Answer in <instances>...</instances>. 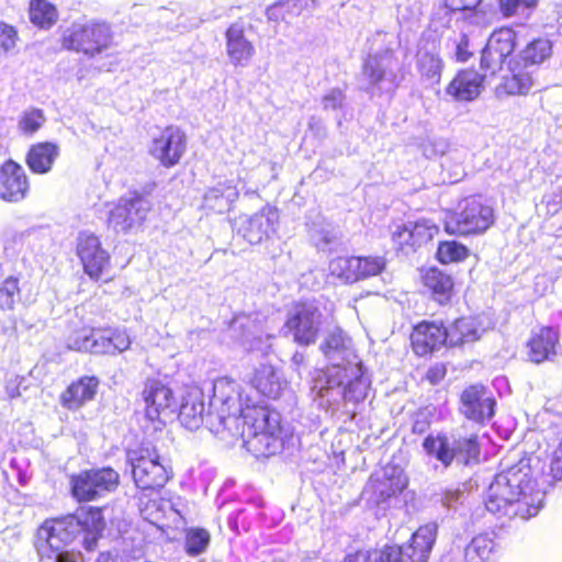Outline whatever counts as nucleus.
Wrapping results in <instances>:
<instances>
[{
	"mask_svg": "<svg viewBox=\"0 0 562 562\" xmlns=\"http://www.w3.org/2000/svg\"><path fill=\"white\" fill-rule=\"evenodd\" d=\"M360 259L358 257H337L329 262V271L333 276L346 281L359 280Z\"/></svg>",
	"mask_w": 562,
	"mask_h": 562,
	"instance_id": "ea45409f",
	"label": "nucleus"
},
{
	"mask_svg": "<svg viewBox=\"0 0 562 562\" xmlns=\"http://www.w3.org/2000/svg\"><path fill=\"white\" fill-rule=\"evenodd\" d=\"M464 498V492L459 488L446 490L440 494L439 502L445 508L456 510L459 505L463 504Z\"/></svg>",
	"mask_w": 562,
	"mask_h": 562,
	"instance_id": "5fc2aeb1",
	"label": "nucleus"
},
{
	"mask_svg": "<svg viewBox=\"0 0 562 562\" xmlns=\"http://www.w3.org/2000/svg\"><path fill=\"white\" fill-rule=\"evenodd\" d=\"M448 345L451 347L474 342L481 338L484 329L472 317H462L446 327Z\"/></svg>",
	"mask_w": 562,
	"mask_h": 562,
	"instance_id": "2f4dec72",
	"label": "nucleus"
},
{
	"mask_svg": "<svg viewBox=\"0 0 562 562\" xmlns=\"http://www.w3.org/2000/svg\"><path fill=\"white\" fill-rule=\"evenodd\" d=\"M360 259L359 280L379 274L385 268L382 257H358Z\"/></svg>",
	"mask_w": 562,
	"mask_h": 562,
	"instance_id": "3c124183",
	"label": "nucleus"
},
{
	"mask_svg": "<svg viewBox=\"0 0 562 562\" xmlns=\"http://www.w3.org/2000/svg\"><path fill=\"white\" fill-rule=\"evenodd\" d=\"M187 148L186 134L176 126L166 127L149 146V154L164 167L179 164Z\"/></svg>",
	"mask_w": 562,
	"mask_h": 562,
	"instance_id": "dca6fc26",
	"label": "nucleus"
},
{
	"mask_svg": "<svg viewBox=\"0 0 562 562\" xmlns=\"http://www.w3.org/2000/svg\"><path fill=\"white\" fill-rule=\"evenodd\" d=\"M46 117L40 109L24 111L18 122L19 131L26 136L34 135L45 123Z\"/></svg>",
	"mask_w": 562,
	"mask_h": 562,
	"instance_id": "c03bdc74",
	"label": "nucleus"
},
{
	"mask_svg": "<svg viewBox=\"0 0 562 562\" xmlns=\"http://www.w3.org/2000/svg\"><path fill=\"white\" fill-rule=\"evenodd\" d=\"M350 344V338L337 328L328 334L321 349L331 364L337 362L344 364V362H350L349 357L352 356Z\"/></svg>",
	"mask_w": 562,
	"mask_h": 562,
	"instance_id": "72a5a7b5",
	"label": "nucleus"
},
{
	"mask_svg": "<svg viewBox=\"0 0 562 562\" xmlns=\"http://www.w3.org/2000/svg\"><path fill=\"white\" fill-rule=\"evenodd\" d=\"M104 526L100 508H81L74 515L46 520L38 529V538L44 540L50 550H60L82 533L85 548L93 550Z\"/></svg>",
	"mask_w": 562,
	"mask_h": 562,
	"instance_id": "20e7f679",
	"label": "nucleus"
},
{
	"mask_svg": "<svg viewBox=\"0 0 562 562\" xmlns=\"http://www.w3.org/2000/svg\"><path fill=\"white\" fill-rule=\"evenodd\" d=\"M180 423L190 430L199 429L202 425L207 427L210 409L205 413L204 395L198 390H191L183 397L179 409Z\"/></svg>",
	"mask_w": 562,
	"mask_h": 562,
	"instance_id": "bb28decb",
	"label": "nucleus"
},
{
	"mask_svg": "<svg viewBox=\"0 0 562 562\" xmlns=\"http://www.w3.org/2000/svg\"><path fill=\"white\" fill-rule=\"evenodd\" d=\"M469 256V249L458 241H442L438 246L437 257L442 263L461 261Z\"/></svg>",
	"mask_w": 562,
	"mask_h": 562,
	"instance_id": "a18cd8bd",
	"label": "nucleus"
},
{
	"mask_svg": "<svg viewBox=\"0 0 562 562\" xmlns=\"http://www.w3.org/2000/svg\"><path fill=\"white\" fill-rule=\"evenodd\" d=\"M346 102V94L339 88H331L322 97V108L325 111L341 110Z\"/></svg>",
	"mask_w": 562,
	"mask_h": 562,
	"instance_id": "603ef678",
	"label": "nucleus"
},
{
	"mask_svg": "<svg viewBox=\"0 0 562 562\" xmlns=\"http://www.w3.org/2000/svg\"><path fill=\"white\" fill-rule=\"evenodd\" d=\"M207 428L240 436L248 450L258 456L274 454L282 446L279 414L256 405L250 396L244 395L241 385L228 376L213 383Z\"/></svg>",
	"mask_w": 562,
	"mask_h": 562,
	"instance_id": "f257e3e1",
	"label": "nucleus"
},
{
	"mask_svg": "<svg viewBox=\"0 0 562 562\" xmlns=\"http://www.w3.org/2000/svg\"><path fill=\"white\" fill-rule=\"evenodd\" d=\"M60 154L59 146L53 142L32 145L26 154V164L35 173H47Z\"/></svg>",
	"mask_w": 562,
	"mask_h": 562,
	"instance_id": "7c9ffc66",
	"label": "nucleus"
},
{
	"mask_svg": "<svg viewBox=\"0 0 562 562\" xmlns=\"http://www.w3.org/2000/svg\"><path fill=\"white\" fill-rule=\"evenodd\" d=\"M447 370L446 367L441 363H437L430 367L427 371V380L431 384H438L446 376Z\"/></svg>",
	"mask_w": 562,
	"mask_h": 562,
	"instance_id": "e2e57ef3",
	"label": "nucleus"
},
{
	"mask_svg": "<svg viewBox=\"0 0 562 562\" xmlns=\"http://www.w3.org/2000/svg\"><path fill=\"white\" fill-rule=\"evenodd\" d=\"M149 209V202L139 195L122 198L110 210L108 224L116 233H128L143 224Z\"/></svg>",
	"mask_w": 562,
	"mask_h": 562,
	"instance_id": "4468645a",
	"label": "nucleus"
},
{
	"mask_svg": "<svg viewBox=\"0 0 562 562\" xmlns=\"http://www.w3.org/2000/svg\"><path fill=\"white\" fill-rule=\"evenodd\" d=\"M279 214L276 207L263 206L252 215H240L234 221V229L251 245H258L276 232Z\"/></svg>",
	"mask_w": 562,
	"mask_h": 562,
	"instance_id": "ddd939ff",
	"label": "nucleus"
},
{
	"mask_svg": "<svg viewBox=\"0 0 562 562\" xmlns=\"http://www.w3.org/2000/svg\"><path fill=\"white\" fill-rule=\"evenodd\" d=\"M109 329H82L69 338L68 346L77 351L109 355Z\"/></svg>",
	"mask_w": 562,
	"mask_h": 562,
	"instance_id": "c756f323",
	"label": "nucleus"
},
{
	"mask_svg": "<svg viewBox=\"0 0 562 562\" xmlns=\"http://www.w3.org/2000/svg\"><path fill=\"white\" fill-rule=\"evenodd\" d=\"M210 533L202 528L189 529L186 533V552L190 557H196L203 553L210 543Z\"/></svg>",
	"mask_w": 562,
	"mask_h": 562,
	"instance_id": "37998d69",
	"label": "nucleus"
},
{
	"mask_svg": "<svg viewBox=\"0 0 562 562\" xmlns=\"http://www.w3.org/2000/svg\"><path fill=\"white\" fill-rule=\"evenodd\" d=\"M424 284L439 303L449 301L453 288V281L449 274L437 268H430L424 274Z\"/></svg>",
	"mask_w": 562,
	"mask_h": 562,
	"instance_id": "c9c22d12",
	"label": "nucleus"
},
{
	"mask_svg": "<svg viewBox=\"0 0 562 562\" xmlns=\"http://www.w3.org/2000/svg\"><path fill=\"white\" fill-rule=\"evenodd\" d=\"M494 210L484 204L481 199L470 196L464 199L458 210L447 216L445 229L448 234L458 236L480 235L494 223Z\"/></svg>",
	"mask_w": 562,
	"mask_h": 562,
	"instance_id": "423d86ee",
	"label": "nucleus"
},
{
	"mask_svg": "<svg viewBox=\"0 0 562 562\" xmlns=\"http://www.w3.org/2000/svg\"><path fill=\"white\" fill-rule=\"evenodd\" d=\"M398 60L392 50L370 55L362 66L361 88L372 94L391 92L398 85Z\"/></svg>",
	"mask_w": 562,
	"mask_h": 562,
	"instance_id": "0eeeda50",
	"label": "nucleus"
},
{
	"mask_svg": "<svg viewBox=\"0 0 562 562\" xmlns=\"http://www.w3.org/2000/svg\"><path fill=\"white\" fill-rule=\"evenodd\" d=\"M142 396L146 404V416L150 420L158 419L161 413L176 404L172 390L159 379H147Z\"/></svg>",
	"mask_w": 562,
	"mask_h": 562,
	"instance_id": "412c9836",
	"label": "nucleus"
},
{
	"mask_svg": "<svg viewBox=\"0 0 562 562\" xmlns=\"http://www.w3.org/2000/svg\"><path fill=\"white\" fill-rule=\"evenodd\" d=\"M271 339L272 336L270 335H256L254 331L248 330L243 337V346L248 351H258L261 355H268L271 349Z\"/></svg>",
	"mask_w": 562,
	"mask_h": 562,
	"instance_id": "de8ad7c7",
	"label": "nucleus"
},
{
	"mask_svg": "<svg viewBox=\"0 0 562 562\" xmlns=\"http://www.w3.org/2000/svg\"><path fill=\"white\" fill-rule=\"evenodd\" d=\"M411 340L415 353L426 356L448 344L447 330L446 327L435 322H423L415 326Z\"/></svg>",
	"mask_w": 562,
	"mask_h": 562,
	"instance_id": "5701e85b",
	"label": "nucleus"
},
{
	"mask_svg": "<svg viewBox=\"0 0 562 562\" xmlns=\"http://www.w3.org/2000/svg\"><path fill=\"white\" fill-rule=\"evenodd\" d=\"M552 45L547 38H538L532 41L521 53V59L525 67L539 65L551 56Z\"/></svg>",
	"mask_w": 562,
	"mask_h": 562,
	"instance_id": "79ce46f5",
	"label": "nucleus"
},
{
	"mask_svg": "<svg viewBox=\"0 0 562 562\" xmlns=\"http://www.w3.org/2000/svg\"><path fill=\"white\" fill-rule=\"evenodd\" d=\"M109 338L111 347L109 355L125 351L131 346L130 336L123 330L109 329Z\"/></svg>",
	"mask_w": 562,
	"mask_h": 562,
	"instance_id": "864d4df0",
	"label": "nucleus"
},
{
	"mask_svg": "<svg viewBox=\"0 0 562 562\" xmlns=\"http://www.w3.org/2000/svg\"><path fill=\"white\" fill-rule=\"evenodd\" d=\"M471 53L469 52V38L462 34L456 44V58L459 61H467Z\"/></svg>",
	"mask_w": 562,
	"mask_h": 562,
	"instance_id": "680f3d73",
	"label": "nucleus"
},
{
	"mask_svg": "<svg viewBox=\"0 0 562 562\" xmlns=\"http://www.w3.org/2000/svg\"><path fill=\"white\" fill-rule=\"evenodd\" d=\"M372 554L369 551H357L356 553L348 554L341 562H370Z\"/></svg>",
	"mask_w": 562,
	"mask_h": 562,
	"instance_id": "0e129e2a",
	"label": "nucleus"
},
{
	"mask_svg": "<svg viewBox=\"0 0 562 562\" xmlns=\"http://www.w3.org/2000/svg\"><path fill=\"white\" fill-rule=\"evenodd\" d=\"M417 67L423 77L438 82L442 70V60L435 52L420 49L417 53Z\"/></svg>",
	"mask_w": 562,
	"mask_h": 562,
	"instance_id": "a19ab883",
	"label": "nucleus"
},
{
	"mask_svg": "<svg viewBox=\"0 0 562 562\" xmlns=\"http://www.w3.org/2000/svg\"><path fill=\"white\" fill-rule=\"evenodd\" d=\"M54 557H48V559L54 562H78L80 559V553L74 551H67L64 549L60 550H52Z\"/></svg>",
	"mask_w": 562,
	"mask_h": 562,
	"instance_id": "052dcab7",
	"label": "nucleus"
},
{
	"mask_svg": "<svg viewBox=\"0 0 562 562\" xmlns=\"http://www.w3.org/2000/svg\"><path fill=\"white\" fill-rule=\"evenodd\" d=\"M29 12L31 22L42 29H49L57 21L56 8L46 0H32Z\"/></svg>",
	"mask_w": 562,
	"mask_h": 562,
	"instance_id": "58836bf2",
	"label": "nucleus"
},
{
	"mask_svg": "<svg viewBox=\"0 0 562 562\" xmlns=\"http://www.w3.org/2000/svg\"><path fill=\"white\" fill-rule=\"evenodd\" d=\"M25 382V379L20 375L11 376L5 383V393L10 398L19 397L21 393V386Z\"/></svg>",
	"mask_w": 562,
	"mask_h": 562,
	"instance_id": "bf43d9fd",
	"label": "nucleus"
},
{
	"mask_svg": "<svg viewBox=\"0 0 562 562\" xmlns=\"http://www.w3.org/2000/svg\"><path fill=\"white\" fill-rule=\"evenodd\" d=\"M322 324V312L313 303H297L289 313L285 326L301 345L315 342Z\"/></svg>",
	"mask_w": 562,
	"mask_h": 562,
	"instance_id": "2eb2a0df",
	"label": "nucleus"
},
{
	"mask_svg": "<svg viewBox=\"0 0 562 562\" xmlns=\"http://www.w3.org/2000/svg\"><path fill=\"white\" fill-rule=\"evenodd\" d=\"M515 32L506 27L493 32L482 50L481 68L491 75L501 70L515 48Z\"/></svg>",
	"mask_w": 562,
	"mask_h": 562,
	"instance_id": "a211bd4d",
	"label": "nucleus"
},
{
	"mask_svg": "<svg viewBox=\"0 0 562 562\" xmlns=\"http://www.w3.org/2000/svg\"><path fill=\"white\" fill-rule=\"evenodd\" d=\"M550 474L555 481L562 480V440L553 452L550 464Z\"/></svg>",
	"mask_w": 562,
	"mask_h": 562,
	"instance_id": "4d7b16f0",
	"label": "nucleus"
},
{
	"mask_svg": "<svg viewBox=\"0 0 562 562\" xmlns=\"http://www.w3.org/2000/svg\"><path fill=\"white\" fill-rule=\"evenodd\" d=\"M100 381L94 375H85L72 382L60 395L63 407L76 411L94 398Z\"/></svg>",
	"mask_w": 562,
	"mask_h": 562,
	"instance_id": "393cba45",
	"label": "nucleus"
},
{
	"mask_svg": "<svg viewBox=\"0 0 562 562\" xmlns=\"http://www.w3.org/2000/svg\"><path fill=\"white\" fill-rule=\"evenodd\" d=\"M305 357L302 352H295L292 357V362L297 368L304 363Z\"/></svg>",
	"mask_w": 562,
	"mask_h": 562,
	"instance_id": "338daca9",
	"label": "nucleus"
},
{
	"mask_svg": "<svg viewBox=\"0 0 562 562\" xmlns=\"http://www.w3.org/2000/svg\"><path fill=\"white\" fill-rule=\"evenodd\" d=\"M438 526L435 522L419 527L411 541L403 546H385L373 552L374 562H427L436 540Z\"/></svg>",
	"mask_w": 562,
	"mask_h": 562,
	"instance_id": "6e6552de",
	"label": "nucleus"
},
{
	"mask_svg": "<svg viewBox=\"0 0 562 562\" xmlns=\"http://www.w3.org/2000/svg\"><path fill=\"white\" fill-rule=\"evenodd\" d=\"M77 255L85 272L98 280L110 266V255L102 248L98 236L92 233H80L77 239Z\"/></svg>",
	"mask_w": 562,
	"mask_h": 562,
	"instance_id": "f3484780",
	"label": "nucleus"
},
{
	"mask_svg": "<svg viewBox=\"0 0 562 562\" xmlns=\"http://www.w3.org/2000/svg\"><path fill=\"white\" fill-rule=\"evenodd\" d=\"M119 473L112 468L83 471L71 477V492L79 502H89L116 490Z\"/></svg>",
	"mask_w": 562,
	"mask_h": 562,
	"instance_id": "f8f14e48",
	"label": "nucleus"
},
{
	"mask_svg": "<svg viewBox=\"0 0 562 562\" xmlns=\"http://www.w3.org/2000/svg\"><path fill=\"white\" fill-rule=\"evenodd\" d=\"M408 479L401 467L385 465L381 472L374 473L364 488L370 499L378 505L390 503L402 495L404 502L414 497V492L406 491Z\"/></svg>",
	"mask_w": 562,
	"mask_h": 562,
	"instance_id": "1a4fd4ad",
	"label": "nucleus"
},
{
	"mask_svg": "<svg viewBox=\"0 0 562 562\" xmlns=\"http://www.w3.org/2000/svg\"><path fill=\"white\" fill-rule=\"evenodd\" d=\"M460 402V409L468 419L483 423L494 416L495 400L482 384L464 389Z\"/></svg>",
	"mask_w": 562,
	"mask_h": 562,
	"instance_id": "6ab92c4d",
	"label": "nucleus"
},
{
	"mask_svg": "<svg viewBox=\"0 0 562 562\" xmlns=\"http://www.w3.org/2000/svg\"><path fill=\"white\" fill-rule=\"evenodd\" d=\"M132 468L135 485L140 490H158L170 479V471L161 460L155 447L142 445L126 454Z\"/></svg>",
	"mask_w": 562,
	"mask_h": 562,
	"instance_id": "39448f33",
	"label": "nucleus"
},
{
	"mask_svg": "<svg viewBox=\"0 0 562 562\" xmlns=\"http://www.w3.org/2000/svg\"><path fill=\"white\" fill-rule=\"evenodd\" d=\"M316 0H278L267 8L266 14L270 21H289L297 18L304 11L315 8Z\"/></svg>",
	"mask_w": 562,
	"mask_h": 562,
	"instance_id": "f704fd0d",
	"label": "nucleus"
},
{
	"mask_svg": "<svg viewBox=\"0 0 562 562\" xmlns=\"http://www.w3.org/2000/svg\"><path fill=\"white\" fill-rule=\"evenodd\" d=\"M495 554V543L487 535H477L467 546L464 558L467 562L490 561Z\"/></svg>",
	"mask_w": 562,
	"mask_h": 562,
	"instance_id": "e433bc0d",
	"label": "nucleus"
},
{
	"mask_svg": "<svg viewBox=\"0 0 562 562\" xmlns=\"http://www.w3.org/2000/svg\"><path fill=\"white\" fill-rule=\"evenodd\" d=\"M18 38L14 26L0 22V57L9 55L15 48Z\"/></svg>",
	"mask_w": 562,
	"mask_h": 562,
	"instance_id": "09e8293b",
	"label": "nucleus"
},
{
	"mask_svg": "<svg viewBox=\"0 0 562 562\" xmlns=\"http://www.w3.org/2000/svg\"><path fill=\"white\" fill-rule=\"evenodd\" d=\"M311 237L318 250L327 251L338 243V235L334 229L321 228L312 232Z\"/></svg>",
	"mask_w": 562,
	"mask_h": 562,
	"instance_id": "8fccbe9b",
	"label": "nucleus"
},
{
	"mask_svg": "<svg viewBox=\"0 0 562 562\" xmlns=\"http://www.w3.org/2000/svg\"><path fill=\"white\" fill-rule=\"evenodd\" d=\"M532 74L525 69H512V74L504 78L503 89L507 94H527L533 87Z\"/></svg>",
	"mask_w": 562,
	"mask_h": 562,
	"instance_id": "4c0bfd02",
	"label": "nucleus"
},
{
	"mask_svg": "<svg viewBox=\"0 0 562 562\" xmlns=\"http://www.w3.org/2000/svg\"><path fill=\"white\" fill-rule=\"evenodd\" d=\"M239 196L234 180H224L206 189L202 207L206 211L223 214L228 212Z\"/></svg>",
	"mask_w": 562,
	"mask_h": 562,
	"instance_id": "a878e982",
	"label": "nucleus"
},
{
	"mask_svg": "<svg viewBox=\"0 0 562 562\" xmlns=\"http://www.w3.org/2000/svg\"><path fill=\"white\" fill-rule=\"evenodd\" d=\"M544 494L531 477L529 462L521 459L495 475L484 502L492 514L527 520L539 513Z\"/></svg>",
	"mask_w": 562,
	"mask_h": 562,
	"instance_id": "f03ea898",
	"label": "nucleus"
},
{
	"mask_svg": "<svg viewBox=\"0 0 562 562\" xmlns=\"http://www.w3.org/2000/svg\"><path fill=\"white\" fill-rule=\"evenodd\" d=\"M371 381L360 363H333L315 379L313 391L319 405L331 412H341L353 418L364 401Z\"/></svg>",
	"mask_w": 562,
	"mask_h": 562,
	"instance_id": "7ed1b4c3",
	"label": "nucleus"
},
{
	"mask_svg": "<svg viewBox=\"0 0 562 562\" xmlns=\"http://www.w3.org/2000/svg\"><path fill=\"white\" fill-rule=\"evenodd\" d=\"M485 76L474 69L462 70L449 83L447 93L458 101H472L482 92Z\"/></svg>",
	"mask_w": 562,
	"mask_h": 562,
	"instance_id": "cd10ccee",
	"label": "nucleus"
},
{
	"mask_svg": "<svg viewBox=\"0 0 562 562\" xmlns=\"http://www.w3.org/2000/svg\"><path fill=\"white\" fill-rule=\"evenodd\" d=\"M537 0H499L502 12L509 16L518 13L520 10L535 7Z\"/></svg>",
	"mask_w": 562,
	"mask_h": 562,
	"instance_id": "6e6d98bb",
	"label": "nucleus"
},
{
	"mask_svg": "<svg viewBox=\"0 0 562 562\" xmlns=\"http://www.w3.org/2000/svg\"><path fill=\"white\" fill-rule=\"evenodd\" d=\"M482 0H445L450 11H468L475 9Z\"/></svg>",
	"mask_w": 562,
	"mask_h": 562,
	"instance_id": "13d9d810",
	"label": "nucleus"
},
{
	"mask_svg": "<svg viewBox=\"0 0 562 562\" xmlns=\"http://www.w3.org/2000/svg\"><path fill=\"white\" fill-rule=\"evenodd\" d=\"M248 381L259 393L270 398L279 397L286 385L280 372L268 363L256 368Z\"/></svg>",
	"mask_w": 562,
	"mask_h": 562,
	"instance_id": "c85d7f7f",
	"label": "nucleus"
},
{
	"mask_svg": "<svg viewBox=\"0 0 562 562\" xmlns=\"http://www.w3.org/2000/svg\"><path fill=\"white\" fill-rule=\"evenodd\" d=\"M112 40L111 29L105 23L72 24L63 36V45L76 52L93 56L106 49Z\"/></svg>",
	"mask_w": 562,
	"mask_h": 562,
	"instance_id": "9d476101",
	"label": "nucleus"
},
{
	"mask_svg": "<svg viewBox=\"0 0 562 562\" xmlns=\"http://www.w3.org/2000/svg\"><path fill=\"white\" fill-rule=\"evenodd\" d=\"M426 427H427V424L426 423H422V422H416L414 425H413V431L414 432H418V434H422L426 430Z\"/></svg>",
	"mask_w": 562,
	"mask_h": 562,
	"instance_id": "774afa93",
	"label": "nucleus"
},
{
	"mask_svg": "<svg viewBox=\"0 0 562 562\" xmlns=\"http://www.w3.org/2000/svg\"><path fill=\"white\" fill-rule=\"evenodd\" d=\"M30 189L23 167L13 160L5 161L0 168V199L7 202H20Z\"/></svg>",
	"mask_w": 562,
	"mask_h": 562,
	"instance_id": "aec40b11",
	"label": "nucleus"
},
{
	"mask_svg": "<svg viewBox=\"0 0 562 562\" xmlns=\"http://www.w3.org/2000/svg\"><path fill=\"white\" fill-rule=\"evenodd\" d=\"M19 282L15 278H7L0 284V308L11 311L14 307L15 297L19 295Z\"/></svg>",
	"mask_w": 562,
	"mask_h": 562,
	"instance_id": "49530a36",
	"label": "nucleus"
},
{
	"mask_svg": "<svg viewBox=\"0 0 562 562\" xmlns=\"http://www.w3.org/2000/svg\"><path fill=\"white\" fill-rule=\"evenodd\" d=\"M434 149L429 154L428 153V148L425 147V155L427 157H432V156H436V155H443L448 145L445 140H438V142H435L434 144Z\"/></svg>",
	"mask_w": 562,
	"mask_h": 562,
	"instance_id": "69168bd1",
	"label": "nucleus"
},
{
	"mask_svg": "<svg viewBox=\"0 0 562 562\" xmlns=\"http://www.w3.org/2000/svg\"><path fill=\"white\" fill-rule=\"evenodd\" d=\"M423 447L428 454L435 456L445 467L450 465L454 459L468 464L472 460H477L480 454L477 436L475 435L454 438L452 443L443 436L436 438L428 436L424 440Z\"/></svg>",
	"mask_w": 562,
	"mask_h": 562,
	"instance_id": "9b49d317",
	"label": "nucleus"
},
{
	"mask_svg": "<svg viewBox=\"0 0 562 562\" xmlns=\"http://www.w3.org/2000/svg\"><path fill=\"white\" fill-rule=\"evenodd\" d=\"M560 335L552 326H542L533 330L528 340V357L535 363L552 361L558 355Z\"/></svg>",
	"mask_w": 562,
	"mask_h": 562,
	"instance_id": "4be33fe9",
	"label": "nucleus"
},
{
	"mask_svg": "<svg viewBox=\"0 0 562 562\" xmlns=\"http://www.w3.org/2000/svg\"><path fill=\"white\" fill-rule=\"evenodd\" d=\"M226 48L234 65H246L255 53L251 43L245 38L243 29L237 25H232L226 31Z\"/></svg>",
	"mask_w": 562,
	"mask_h": 562,
	"instance_id": "473e14b6",
	"label": "nucleus"
},
{
	"mask_svg": "<svg viewBox=\"0 0 562 562\" xmlns=\"http://www.w3.org/2000/svg\"><path fill=\"white\" fill-rule=\"evenodd\" d=\"M438 231V227L430 220L408 221L396 226L393 232V239L400 246L417 247L431 240Z\"/></svg>",
	"mask_w": 562,
	"mask_h": 562,
	"instance_id": "b1692460",
	"label": "nucleus"
}]
</instances>
